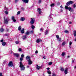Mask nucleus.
Masks as SVG:
<instances>
[{"instance_id":"f257e3e1","label":"nucleus","mask_w":76,"mask_h":76,"mask_svg":"<svg viewBox=\"0 0 76 76\" xmlns=\"http://www.w3.org/2000/svg\"><path fill=\"white\" fill-rule=\"evenodd\" d=\"M20 67L21 68V70H25V67L22 64V63L21 61L20 62Z\"/></svg>"},{"instance_id":"f03ea898","label":"nucleus","mask_w":76,"mask_h":76,"mask_svg":"<svg viewBox=\"0 0 76 76\" xmlns=\"http://www.w3.org/2000/svg\"><path fill=\"white\" fill-rule=\"evenodd\" d=\"M9 21V19L8 18L4 19V23L7 24L8 23V22Z\"/></svg>"},{"instance_id":"7ed1b4c3","label":"nucleus","mask_w":76,"mask_h":76,"mask_svg":"<svg viewBox=\"0 0 76 76\" xmlns=\"http://www.w3.org/2000/svg\"><path fill=\"white\" fill-rule=\"evenodd\" d=\"M31 21L30 23L31 24H34V22H35V18H32L31 19Z\"/></svg>"},{"instance_id":"20e7f679","label":"nucleus","mask_w":76,"mask_h":76,"mask_svg":"<svg viewBox=\"0 0 76 76\" xmlns=\"http://www.w3.org/2000/svg\"><path fill=\"white\" fill-rule=\"evenodd\" d=\"M65 9H66V10H67L68 9L69 11H70L72 9V8L70 7H68V6H65Z\"/></svg>"},{"instance_id":"39448f33","label":"nucleus","mask_w":76,"mask_h":76,"mask_svg":"<svg viewBox=\"0 0 76 76\" xmlns=\"http://www.w3.org/2000/svg\"><path fill=\"white\" fill-rule=\"evenodd\" d=\"M13 66V62H12V61H10V62L8 64V66L10 67H12Z\"/></svg>"},{"instance_id":"423d86ee","label":"nucleus","mask_w":76,"mask_h":76,"mask_svg":"<svg viewBox=\"0 0 76 76\" xmlns=\"http://www.w3.org/2000/svg\"><path fill=\"white\" fill-rule=\"evenodd\" d=\"M4 10L5 11V14L6 15H8V12L7 11V10H8V9L5 7H4Z\"/></svg>"},{"instance_id":"0eeeda50","label":"nucleus","mask_w":76,"mask_h":76,"mask_svg":"<svg viewBox=\"0 0 76 76\" xmlns=\"http://www.w3.org/2000/svg\"><path fill=\"white\" fill-rule=\"evenodd\" d=\"M26 60L28 61L31 60V58H30V56H27L26 57Z\"/></svg>"},{"instance_id":"6e6552de","label":"nucleus","mask_w":76,"mask_h":76,"mask_svg":"<svg viewBox=\"0 0 76 76\" xmlns=\"http://www.w3.org/2000/svg\"><path fill=\"white\" fill-rule=\"evenodd\" d=\"M13 54L14 56L15 57H19V54L18 53H14Z\"/></svg>"},{"instance_id":"1a4fd4ad","label":"nucleus","mask_w":76,"mask_h":76,"mask_svg":"<svg viewBox=\"0 0 76 76\" xmlns=\"http://www.w3.org/2000/svg\"><path fill=\"white\" fill-rule=\"evenodd\" d=\"M36 66L37 67H36V69L37 70H39L41 68V66H38V65H37Z\"/></svg>"},{"instance_id":"9d476101","label":"nucleus","mask_w":76,"mask_h":76,"mask_svg":"<svg viewBox=\"0 0 76 76\" xmlns=\"http://www.w3.org/2000/svg\"><path fill=\"white\" fill-rule=\"evenodd\" d=\"M37 11L38 12L39 14H41V9L39 8L37 9Z\"/></svg>"},{"instance_id":"9b49d317","label":"nucleus","mask_w":76,"mask_h":76,"mask_svg":"<svg viewBox=\"0 0 76 76\" xmlns=\"http://www.w3.org/2000/svg\"><path fill=\"white\" fill-rule=\"evenodd\" d=\"M68 69V68H65V69L64 70V73L66 75V74H67V70Z\"/></svg>"},{"instance_id":"f8f14e48","label":"nucleus","mask_w":76,"mask_h":76,"mask_svg":"<svg viewBox=\"0 0 76 76\" xmlns=\"http://www.w3.org/2000/svg\"><path fill=\"white\" fill-rule=\"evenodd\" d=\"M28 64H29L30 65L32 64V61L31 60L28 61Z\"/></svg>"},{"instance_id":"ddd939ff","label":"nucleus","mask_w":76,"mask_h":76,"mask_svg":"<svg viewBox=\"0 0 76 76\" xmlns=\"http://www.w3.org/2000/svg\"><path fill=\"white\" fill-rule=\"evenodd\" d=\"M12 20H13V22H15L16 21V20L15 19V17L13 16L12 17Z\"/></svg>"},{"instance_id":"4468645a","label":"nucleus","mask_w":76,"mask_h":76,"mask_svg":"<svg viewBox=\"0 0 76 76\" xmlns=\"http://www.w3.org/2000/svg\"><path fill=\"white\" fill-rule=\"evenodd\" d=\"M23 1H24L26 3H28V2L29 1L28 0H23Z\"/></svg>"},{"instance_id":"2eb2a0df","label":"nucleus","mask_w":76,"mask_h":76,"mask_svg":"<svg viewBox=\"0 0 76 76\" xmlns=\"http://www.w3.org/2000/svg\"><path fill=\"white\" fill-rule=\"evenodd\" d=\"M20 31L22 34H24V33H25V31H24V28H23L22 30H21Z\"/></svg>"},{"instance_id":"dca6fc26","label":"nucleus","mask_w":76,"mask_h":76,"mask_svg":"<svg viewBox=\"0 0 76 76\" xmlns=\"http://www.w3.org/2000/svg\"><path fill=\"white\" fill-rule=\"evenodd\" d=\"M41 41H42V40L40 39H37V42L38 43H39V42H41Z\"/></svg>"},{"instance_id":"f3484780","label":"nucleus","mask_w":76,"mask_h":76,"mask_svg":"<svg viewBox=\"0 0 76 76\" xmlns=\"http://www.w3.org/2000/svg\"><path fill=\"white\" fill-rule=\"evenodd\" d=\"M26 36L25 35H24L23 37V39H26Z\"/></svg>"},{"instance_id":"a211bd4d","label":"nucleus","mask_w":76,"mask_h":76,"mask_svg":"<svg viewBox=\"0 0 76 76\" xmlns=\"http://www.w3.org/2000/svg\"><path fill=\"white\" fill-rule=\"evenodd\" d=\"M6 42H2V45L3 46H5V45H6Z\"/></svg>"},{"instance_id":"6ab92c4d","label":"nucleus","mask_w":76,"mask_h":76,"mask_svg":"<svg viewBox=\"0 0 76 76\" xmlns=\"http://www.w3.org/2000/svg\"><path fill=\"white\" fill-rule=\"evenodd\" d=\"M47 73L49 75H51V72H50V70L47 71Z\"/></svg>"},{"instance_id":"aec40b11","label":"nucleus","mask_w":76,"mask_h":76,"mask_svg":"<svg viewBox=\"0 0 76 76\" xmlns=\"http://www.w3.org/2000/svg\"><path fill=\"white\" fill-rule=\"evenodd\" d=\"M57 41L58 42H60L61 41V38H58V39H57Z\"/></svg>"},{"instance_id":"412c9836","label":"nucleus","mask_w":76,"mask_h":76,"mask_svg":"<svg viewBox=\"0 0 76 76\" xmlns=\"http://www.w3.org/2000/svg\"><path fill=\"white\" fill-rule=\"evenodd\" d=\"M66 44V42H63L62 44V46H64V45H65Z\"/></svg>"},{"instance_id":"4be33fe9","label":"nucleus","mask_w":76,"mask_h":76,"mask_svg":"<svg viewBox=\"0 0 76 76\" xmlns=\"http://www.w3.org/2000/svg\"><path fill=\"white\" fill-rule=\"evenodd\" d=\"M70 4L69 2L68 1L66 3V6H70Z\"/></svg>"},{"instance_id":"5701e85b","label":"nucleus","mask_w":76,"mask_h":76,"mask_svg":"<svg viewBox=\"0 0 76 76\" xmlns=\"http://www.w3.org/2000/svg\"><path fill=\"white\" fill-rule=\"evenodd\" d=\"M22 27L20 26H19L18 28L19 31H21Z\"/></svg>"},{"instance_id":"b1692460","label":"nucleus","mask_w":76,"mask_h":76,"mask_svg":"<svg viewBox=\"0 0 76 76\" xmlns=\"http://www.w3.org/2000/svg\"><path fill=\"white\" fill-rule=\"evenodd\" d=\"M54 4H50V6L51 7H54Z\"/></svg>"},{"instance_id":"393cba45","label":"nucleus","mask_w":76,"mask_h":76,"mask_svg":"<svg viewBox=\"0 0 76 76\" xmlns=\"http://www.w3.org/2000/svg\"><path fill=\"white\" fill-rule=\"evenodd\" d=\"M68 2H69V4H72V3H73V1H68Z\"/></svg>"},{"instance_id":"a878e982","label":"nucleus","mask_w":76,"mask_h":76,"mask_svg":"<svg viewBox=\"0 0 76 76\" xmlns=\"http://www.w3.org/2000/svg\"><path fill=\"white\" fill-rule=\"evenodd\" d=\"M29 34V32L27 31L26 33V35H28Z\"/></svg>"},{"instance_id":"bb28decb","label":"nucleus","mask_w":76,"mask_h":76,"mask_svg":"<svg viewBox=\"0 0 76 76\" xmlns=\"http://www.w3.org/2000/svg\"><path fill=\"white\" fill-rule=\"evenodd\" d=\"M21 21H24V20H25V18H21Z\"/></svg>"},{"instance_id":"cd10ccee","label":"nucleus","mask_w":76,"mask_h":76,"mask_svg":"<svg viewBox=\"0 0 76 76\" xmlns=\"http://www.w3.org/2000/svg\"><path fill=\"white\" fill-rule=\"evenodd\" d=\"M0 31L1 32H3L4 31V29L3 28H1L0 30Z\"/></svg>"},{"instance_id":"c85d7f7f","label":"nucleus","mask_w":76,"mask_h":76,"mask_svg":"<svg viewBox=\"0 0 76 76\" xmlns=\"http://www.w3.org/2000/svg\"><path fill=\"white\" fill-rule=\"evenodd\" d=\"M61 70V72H64V68L63 67H61L60 69Z\"/></svg>"},{"instance_id":"c756f323","label":"nucleus","mask_w":76,"mask_h":76,"mask_svg":"<svg viewBox=\"0 0 76 76\" xmlns=\"http://www.w3.org/2000/svg\"><path fill=\"white\" fill-rule=\"evenodd\" d=\"M65 55V52H63L62 53L61 56H64Z\"/></svg>"},{"instance_id":"7c9ffc66","label":"nucleus","mask_w":76,"mask_h":76,"mask_svg":"<svg viewBox=\"0 0 76 76\" xmlns=\"http://www.w3.org/2000/svg\"><path fill=\"white\" fill-rule=\"evenodd\" d=\"M48 33V31L46 30V32H45V35H47V34Z\"/></svg>"},{"instance_id":"2f4dec72","label":"nucleus","mask_w":76,"mask_h":76,"mask_svg":"<svg viewBox=\"0 0 76 76\" xmlns=\"http://www.w3.org/2000/svg\"><path fill=\"white\" fill-rule=\"evenodd\" d=\"M52 62H49L48 64L49 65H51L52 64Z\"/></svg>"},{"instance_id":"473e14b6","label":"nucleus","mask_w":76,"mask_h":76,"mask_svg":"<svg viewBox=\"0 0 76 76\" xmlns=\"http://www.w3.org/2000/svg\"><path fill=\"white\" fill-rule=\"evenodd\" d=\"M31 28H32L33 29L35 28V26H34L33 25H32L31 26Z\"/></svg>"},{"instance_id":"72a5a7b5","label":"nucleus","mask_w":76,"mask_h":76,"mask_svg":"<svg viewBox=\"0 0 76 76\" xmlns=\"http://www.w3.org/2000/svg\"><path fill=\"white\" fill-rule=\"evenodd\" d=\"M20 11H19L18 12H17V15H20Z\"/></svg>"},{"instance_id":"f704fd0d","label":"nucleus","mask_w":76,"mask_h":76,"mask_svg":"<svg viewBox=\"0 0 76 76\" xmlns=\"http://www.w3.org/2000/svg\"><path fill=\"white\" fill-rule=\"evenodd\" d=\"M19 42L18 41H16L15 42V43L16 44H19Z\"/></svg>"},{"instance_id":"c9c22d12","label":"nucleus","mask_w":76,"mask_h":76,"mask_svg":"<svg viewBox=\"0 0 76 76\" xmlns=\"http://www.w3.org/2000/svg\"><path fill=\"white\" fill-rule=\"evenodd\" d=\"M74 36H76V31H74Z\"/></svg>"},{"instance_id":"e433bc0d","label":"nucleus","mask_w":76,"mask_h":76,"mask_svg":"<svg viewBox=\"0 0 76 76\" xmlns=\"http://www.w3.org/2000/svg\"><path fill=\"white\" fill-rule=\"evenodd\" d=\"M56 38H57V39H58V38H59V36H58V35H57L56 36Z\"/></svg>"},{"instance_id":"4c0bfd02","label":"nucleus","mask_w":76,"mask_h":76,"mask_svg":"<svg viewBox=\"0 0 76 76\" xmlns=\"http://www.w3.org/2000/svg\"><path fill=\"white\" fill-rule=\"evenodd\" d=\"M20 61H22V60H23V58H20Z\"/></svg>"},{"instance_id":"58836bf2","label":"nucleus","mask_w":76,"mask_h":76,"mask_svg":"<svg viewBox=\"0 0 76 76\" xmlns=\"http://www.w3.org/2000/svg\"><path fill=\"white\" fill-rule=\"evenodd\" d=\"M18 50L19 51H22V49H21L20 48H19L18 49Z\"/></svg>"},{"instance_id":"ea45409f","label":"nucleus","mask_w":76,"mask_h":76,"mask_svg":"<svg viewBox=\"0 0 76 76\" xmlns=\"http://www.w3.org/2000/svg\"><path fill=\"white\" fill-rule=\"evenodd\" d=\"M21 10H24V9H25V8L23 7H21Z\"/></svg>"},{"instance_id":"a19ab883","label":"nucleus","mask_w":76,"mask_h":76,"mask_svg":"<svg viewBox=\"0 0 76 76\" xmlns=\"http://www.w3.org/2000/svg\"><path fill=\"white\" fill-rule=\"evenodd\" d=\"M41 3V0H39V1L38 3H39V4L40 3Z\"/></svg>"},{"instance_id":"79ce46f5","label":"nucleus","mask_w":76,"mask_h":76,"mask_svg":"<svg viewBox=\"0 0 76 76\" xmlns=\"http://www.w3.org/2000/svg\"><path fill=\"white\" fill-rule=\"evenodd\" d=\"M18 1H19V0H15V3H17Z\"/></svg>"},{"instance_id":"37998d69","label":"nucleus","mask_w":76,"mask_h":76,"mask_svg":"<svg viewBox=\"0 0 76 76\" xmlns=\"http://www.w3.org/2000/svg\"><path fill=\"white\" fill-rule=\"evenodd\" d=\"M72 42H70L69 43V45H72Z\"/></svg>"},{"instance_id":"c03bdc74","label":"nucleus","mask_w":76,"mask_h":76,"mask_svg":"<svg viewBox=\"0 0 76 76\" xmlns=\"http://www.w3.org/2000/svg\"><path fill=\"white\" fill-rule=\"evenodd\" d=\"M73 7H74V8H75V7H76V4H74Z\"/></svg>"},{"instance_id":"a18cd8bd","label":"nucleus","mask_w":76,"mask_h":76,"mask_svg":"<svg viewBox=\"0 0 76 76\" xmlns=\"http://www.w3.org/2000/svg\"><path fill=\"white\" fill-rule=\"evenodd\" d=\"M21 57L22 58H23V57H24V55H23V54H22V55H21Z\"/></svg>"},{"instance_id":"49530a36","label":"nucleus","mask_w":76,"mask_h":76,"mask_svg":"<svg viewBox=\"0 0 76 76\" xmlns=\"http://www.w3.org/2000/svg\"><path fill=\"white\" fill-rule=\"evenodd\" d=\"M64 32L65 33H67L68 32V31L67 30H66Z\"/></svg>"},{"instance_id":"de8ad7c7","label":"nucleus","mask_w":76,"mask_h":76,"mask_svg":"<svg viewBox=\"0 0 76 76\" xmlns=\"http://www.w3.org/2000/svg\"><path fill=\"white\" fill-rule=\"evenodd\" d=\"M43 29H42V28H41L40 29V31H43Z\"/></svg>"},{"instance_id":"09e8293b","label":"nucleus","mask_w":76,"mask_h":76,"mask_svg":"<svg viewBox=\"0 0 76 76\" xmlns=\"http://www.w3.org/2000/svg\"><path fill=\"white\" fill-rule=\"evenodd\" d=\"M35 54H37L38 53V51L36 50L35 52Z\"/></svg>"},{"instance_id":"8fccbe9b","label":"nucleus","mask_w":76,"mask_h":76,"mask_svg":"<svg viewBox=\"0 0 76 76\" xmlns=\"http://www.w3.org/2000/svg\"><path fill=\"white\" fill-rule=\"evenodd\" d=\"M56 76V75L55 74H53L52 76Z\"/></svg>"},{"instance_id":"3c124183","label":"nucleus","mask_w":76,"mask_h":76,"mask_svg":"<svg viewBox=\"0 0 76 76\" xmlns=\"http://www.w3.org/2000/svg\"><path fill=\"white\" fill-rule=\"evenodd\" d=\"M3 41H4V40H3V39H2V40H1V42H3Z\"/></svg>"},{"instance_id":"603ef678","label":"nucleus","mask_w":76,"mask_h":76,"mask_svg":"<svg viewBox=\"0 0 76 76\" xmlns=\"http://www.w3.org/2000/svg\"><path fill=\"white\" fill-rule=\"evenodd\" d=\"M0 76H2V73H0Z\"/></svg>"},{"instance_id":"864d4df0","label":"nucleus","mask_w":76,"mask_h":76,"mask_svg":"<svg viewBox=\"0 0 76 76\" xmlns=\"http://www.w3.org/2000/svg\"><path fill=\"white\" fill-rule=\"evenodd\" d=\"M43 58H44V59H45L46 58V57L44 56V57H43Z\"/></svg>"},{"instance_id":"5fc2aeb1","label":"nucleus","mask_w":76,"mask_h":76,"mask_svg":"<svg viewBox=\"0 0 76 76\" xmlns=\"http://www.w3.org/2000/svg\"><path fill=\"white\" fill-rule=\"evenodd\" d=\"M60 8L61 9H62L63 8V6H62V5H61V6H60Z\"/></svg>"},{"instance_id":"6e6d98bb","label":"nucleus","mask_w":76,"mask_h":76,"mask_svg":"<svg viewBox=\"0 0 76 76\" xmlns=\"http://www.w3.org/2000/svg\"><path fill=\"white\" fill-rule=\"evenodd\" d=\"M46 69H47V70H50V68H48Z\"/></svg>"},{"instance_id":"4d7b16f0","label":"nucleus","mask_w":76,"mask_h":76,"mask_svg":"<svg viewBox=\"0 0 76 76\" xmlns=\"http://www.w3.org/2000/svg\"><path fill=\"white\" fill-rule=\"evenodd\" d=\"M73 9H71V12H73Z\"/></svg>"},{"instance_id":"13d9d810","label":"nucleus","mask_w":76,"mask_h":76,"mask_svg":"<svg viewBox=\"0 0 76 76\" xmlns=\"http://www.w3.org/2000/svg\"><path fill=\"white\" fill-rule=\"evenodd\" d=\"M72 22H70V21L69 22V24H72Z\"/></svg>"},{"instance_id":"bf43d9fd","label":"nucleus","mask_w":76,"mask_h":76,"mask_svg":"<svg viewBox=\"0 0 76 76\" xmlns=\"http://www.w3.org/2000/svg\"><path fill=\"white\" fill-rule=\"evenodd\" d=\"M69 57H70V56H67V58H69Z\"/></svg>"},{"instance_id":"052dcab7","label":"nucleus","mask_w":76,"mask_h":76,"mask_svg":"<svg viewBox=\"0 0 76 76\" xmlns=\"http://www.w3.org/2000/svg\"><path fill=\"white\" fill-rule=\"evenodd\" d=\"M61 12H63V10L62 9H61Z\"/></svg>"},{"instance_id":"680f3d73","label":"nucleus","mask_w":76,"mask_h":76,"mask_svg":"<svg viewBox=\"0 0 76 76\" xmlns=\"http://www.w3.org/2000/svg\"><path fill=\"white\" fill-rule=\"evenodd\" d=\"M31 34H33V31H31Z\"/></svg>"},{"instance_id":"e2e57ef3","label":"nucleus","mask_w":76,"mask_h":76,"mask_svg":"<svg viewBox=\"0 0 76 76\" xmlns=\"http://www.w3.org/2000/svg\"><path fill=\"white\" fill-rule=\"evenodd\" d=\"M45 75V74L44 73H43V75Z\"/></svg>"},{"instance_id":"0e129e2a","label":"nucleus","mask_w":76,"mask_h":76,"mask_svg":"<svg viewBox=\"0 0 76 76\" xmlns=\"http://www.w3.org/2000/svg\"><path fill=\"white\" fill-rule=\"evenodd\" d=\"M75 41H76V38L75 39Z\"/></svg>"},{"instance_id":"69168bd1","label":"nucleus","mask_w":76,"mask_h":76,"mask_svg":"<svg viewBox=\"0 0 76 76\" xmlns=\"http://www.w3.org/2000/svg\"><path fill=\"white\" fill-rule=\"evenodd\" d=\"M75 69H76V66H75Z\"/></svg>"},{"instance_id":"338daca9","label":"nucleus","mask_w":76,"mask_h":76,"mask_svg":"<svg viewBox=\"0 0 76 76\" xmlns=\"http://www.w3.org/2000/svg\"><path fill=\"white\" fill-rule=\"evenodd\" d=\"M5 36H7V34H5Z\"/></svg>"},{"instance_id":"774afa93","label":"nucleus","mask_w":76,"mask_h":76,"mask_svg":"<svg viewBox=\"0 0 76 76\" xmlns=\"http://www.w3.org/2000/svg\"><path fill=\"white\" fill-rule=\"evenodd\" d=\"M69 48H71L72 47H71V46H69Z\"/></svg>"}]
</instances>
